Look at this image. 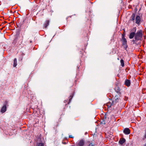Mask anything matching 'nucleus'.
<instances>
[{"instance_id":"obj_6","label":"nucleus","mask_w":146,"mask_h":146,"mask_svg":"<svg viewBox=\"0 0 146 146\" xmlns=\"http://www.w3.org/2000/svg\"><path fill=\"white\" fill-rule=\"evenodd\" d=\"M130 131L128 128H125L123 131V133L126 135H128L130 133Z\"/></svg>"},{"instance_id":"obj_19","label":"nucleus","mask_w":146,"mask_h":146,"mask_svg":"<svg viewBox=\"0 0 146 146\" xmlns=\"http://www.w3.org/2000/svg\"><path fill=\"white\" fill-rule=\"evenodd\" d=\"M125 34H122V38H125Z\"/></svg>"},{"instance_id":"obj_21","label":"nucleus","mask_w":146,"mask_h":146,"mask_svg":"<svg viewBox=\"0 0 146 146\" xmlns=\"http://www.w3.org/2000/svg\"><path fill=\"white\" fill-rule=\"evenodd\" d=\"M69 137L70 138H73V137L72 136V135H70L69 136Z\"/></svg>"},{"instance_id":"obj_22","label":"nucleus","mask_w":146,"mask_h":146,"mask_svg":"<svg viewBox=\"0 0 146 146\" xmlns=\"http://www.w3.org/2000/svg\"><path fill=\"white\" fill-rule=\"evenodd\" d=\"M88 146H94V145L91 143L89 144Z\"/></svg>"},{"instance_id":"obj_8","label":"nucleus","mask_w":146,"mask_h":146,"mask_svg":"<svg viewBox=\"0 0 146 146\" xmlns=\"http://www.w3.org/2000/svg\"><path fill=\"white\" fill-rule=\"evenodd\" d=\"M6 110V105L3 106V107L2 108L1 110V112L2 113H3L5 112Z\"/></svg>"},{"instance_id":"obj_17","label":"nucleus","mask_w":146,"mask_h":146,"mask_svg":"<svg viewBox=\"0 0 146 146\" xmlns=\"http://www.w3.org/2000/svg\"><path fill=\"white\" fill-rule=\"evenodd\" d=\"M36 146H44L42 143H39L36 145Z\"/></svg>"},{"instance_id":"obj_13","label":"nucleus","mask_w":146,"mask_h":146,"mask_svg":"<svg viewBox=\"0 0 146 146\" xmlns=\"http://www.w3.org/2000/svg\"><path fill=\"white\" fill-rule=\"evenodd\" d=\"M17 60L16 58H15L13 60V66L15 67H16L17 65Z\"/></svg>"},{"instance_id":"obj_3","label":"nucleus","mask_w":146,"mask_h":146,"mask_svg":"<svg viewBox=\"0 0 146 146\" xmlns=\"http://www.w3.org/2000/svg\"><path fill=\"white\" fill-rule=\"evenodd\" d=\"M135 23L138 25H139L141 23V19L140 16L137 15L135 18Z\"/></svg>"},{"instance_id":"obj_10","label":"nucleus","mask_w":146,"mask_h":146,"mask_svg":"<svg viewBox=\"0 0 146 146\" xmlns=\"http://www.w3.org/2000/svg\"><path fill=\"white\" fill-rule=\"evenodd\" d=\"M49 21L48 20L46 21L45 23L44 24V27L46 28L49 24Z\"/></svg>"},{"instance_id":"obj_15","label":"nucleus","mask_w":146,"mask_h":146,"mask_svg":"<svg viewBox=\"0 0 146 146\" xmlns=\"http://www.w3.org/2000/svg\"><path fill=\"white\" fill-rule=\"evenodd\" d=\"M120 62L121 64V65L122 67H123L124 66V61L123 59H121L120 60Z\"/></svg>"},{"instance_id":"obj_4","label":"nucleus","mask_w":146,"mask_h":146,"mask_svg":"<svg viewBox=\"0 0 146 146\" xmlns=\"http://www.w3.org/2000/svg\"><path fill=\"white\" fill-rule=\"evenodd\" d=\"M84 141L83 139L80 140L77 144L76 146H84Z\"/></svg>"},{"instance_id":"obj_11","label":"nucleus","mask_w":146,"mask_h":146,"mask_svg":"<svg viewBox=\"0 0 146 146\" xmlns=\"http://www.w3.org/2000/svg\"><path fill=\"white\" fill-rule=\"evenodd\" d=\"M135 14L133 13L132 14L130 18V20L134 22L135 21Z\"/></svg>"},{"instance_id":"obj_12","label":"nucleus","mask_w":146,"mask_h":146,"mask_svg":"<svg viewBox=\"0 0 146 146\" xmlns=\"http://www.w3.org/2000/svg\"><path fill=\"white\" fill-rule=\"evenodd\" d=\"M115 91L117 93H119L120 90V89L119 87L118 86H116L115 88Z\"/></svg>"},{"instance_id":"obj_14","label":"nucleus","mask_w":146,"mask_h":146,"mask_svg":"<svg viewBox=\"0 0 146 146\" xmlns=\"http://www.w3.org/2000/svg\"><path fill=\"white\" fill-rule=\"evenodd\" d=\"M106 105L107 106L108 108H110L111 107L112 104L110 102H109L107 103Z\"/></svg>"},{"instance_id":"obj_25","label":"nucleus","mask_w":146,"mask_h":146,"mask_svg":"<svg viewBox=\"0 0 146 146\" xmlns=\"http://www.w3.org/2000/svg\"><path fill=\"white\" fill-rule=\"evenodd\" d=\"M144 146H146V144H145V145H144Z\"/></svg>"},{"instance_id":"obj_16","label":"nucleus","mask_w":146,"mask_h":146,"mask_svg":"<svg viewBox=\"0 0 146 146\" xmlns=\"http://www.w3.org/2000/svg\"><path fill=\"white\" fill-rule=\"evenodd\" d=\"M72 98V96H70L68 98V104H69L70 102L71 99Z\"/></svg>"},{"instance_id":"obj_20","label":"nucleus","mask_w":146,"mask_h":146,"mask_svg":"<svg viewBox=\"0 0 146 146\" xmlns=\"http://www.w3.org/2000/svg\"><path fill=\"white\" fill-rule=\"evenodd\" d=\"M118 99L117 98V99H116L115 100H114V102H118Z\"/></svg>"},{"instance_id":"obj_23","label":"nucleus","mask_w":146,"mask_h":146,"mask_svg":"<svg viewBox=\"0 0 146 146\" xmlns=\"http://www.w3.org/2000/svg\"><path fill=\"white\" fill-rule=\"evenodd\" d=\"M66 101H67V100H66H66H65L64 101V102H65V103H66Z\"/></svg>"},{"instance_id":"obj_26","label":"nucleus","mask_w":146,"mask_h":146,"mask_svg":"<svg viewBox=\"0 0 146 146\" xmlns=\"http://www.w3.org/2000/svg\"><path fill=\"white\" fill-rule=\"evenodd\" d=\"M32 41H30V42L31 43H32Z\"/></svg>"},{"instance_id":"obj_7","label":"nucleus","mask_w":146,"mask_h":146,"mask_svg":"<svg viewBox=\"0 0 146 146\" xmlns=\"http://www.w3.org/2000/svg\"><path fill=\"white\" fill-rule=\"evenodd\" d=\"M131 84L130 81L129 80L127 79L125 81V84L127 87L130 86Z\"/></svg>"},{"instance_id":"obj_24","label":"nucleus","mask_w":146,"mask_h":146,"mask_svg":"<svg viewBox=\"0 0 146 146\" xmlns=\"http://www.w3.org/2000/svg\"><path fill=\"white\" fill-rule=\"evenodd\" d=\"M66 101H67V100H66H66H65L64 101V102H65V103H66Z\"/></svg>"},{"instance_id":"obj_5","label":"nucleus","mask_w":146,"mask_h":146,"mask_svg":"<svg viewBox=\"0 0 146 146\" xmlns=\"http://www.w3.org/2000/svg\"><path fill=\"white\" fill-rule=\"evenodd\" d=\"M134 29L135 32H131L129 34V37L130 39H132L134 36H135V32L136 31V29L135 28H134Z\"/></svg>"},{"instance_id":"obj_9","label":"nucleus","mask_w":146,"mask_h":146,"mask_svg":"<svg viewBox=\"0 0 146 146\" xmlns=\"http://www.w3.org/2000/svg\"><path fill=\"white\" fill-rule=\"evenodd\" d=\"M125 141V140L123 138H121L119 141V143L121 145H122Z\"/></svg>"},{"instance_id":"obj_2","label":"nucleus","mask_w":146,"mask_h":146,"mask_svg":"<svg viewBox=\"0 0 146 146\" xmlns=\"http://www.w3.org/2000/svg\"><path fill=\"white\" fill-rule=\"evenodd\" d=\"M122 46L124 47L125 50L127 47V41L125 38H122L121 40Z\"/></svg>"},{"instance_id":"obj_18","label":"nucleus","mask_w":146,"mask_h":146,"mask_svg":"<svg viewBox=\"0 0 146 146\" xmlns=\"http://www.w3.org/2000/svg\"><path fill=\"white\" fill-rule=\"evenodd\" d=\"M146 138V130L145 131V134L143 136V138L142 139L143 140H144Z\"/></svg>"},{"instance_id":"obj_1","label":"nucleus","mask_w":146,"mask_h":146,"mask_svg":"<svg viewBox=\"0 0 146 146\" xmlns=\"http://www.w3.org/2000/svg\"><path fill=\"white\" fill-rule=\"evenodd\" d=\"M143 36V33L142 31L140 30L137 31L135 34V39L133 40V41L134 43H135L136 41L141 40Z\"/></svg>"}]
</instances>
